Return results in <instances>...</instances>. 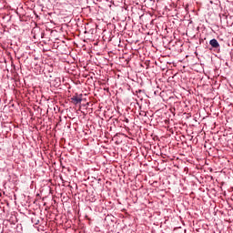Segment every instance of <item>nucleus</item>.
I'll return each mask as SVG.
<instances>
[{
  "label": "nucleus",
  "instance_id": "obj_1",
  "mask_svg": "<svg viewBox=\"0 0 233 233\" xmlns=\"http://www.w3.org/2000/svg\"><path fill=\"white\" fill-rule=\"evenodd\" d=\"M71 101L72 103H74V105H79V103L83 101V98L78 96H74L73 97H71Z\"/></svg>",
  "mask_w": 233,
  "mask_h": 233
},
{
  "label": "nucleus",
  "instance_id": "obj_2",
  "mask_svg": "<svg viewBox=\"0 0 233 233\" xmlns=\"http://www.w3.org/2000/svg\"><path fill=\"white\" fill-rule=\"evenodd\" d=\"M209 45L212 46V48H219V42L216 40V38H213L209 41Z\"/></svg>",
  "mask_w": 233,
  "mask_h": 233
}]
</instances>
